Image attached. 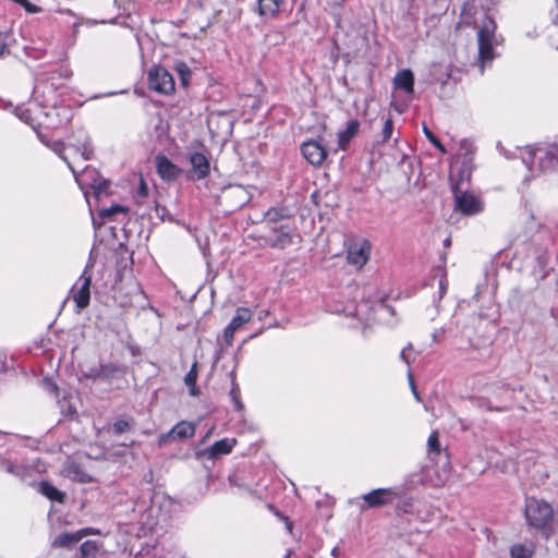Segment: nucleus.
Masks as SVG:
<instances>
[{
	"label": "nucleus",
	"mask_w": 558,
	"mask_h": 558,
	"mask_svg": "<svg viewBox=\"0 0 558 558\" xmlns=\"http://www.w3.org/2000/svg\"><path fill=\"white\" fill-rule=\"evenodd\" d=\"M524 514L530 526L544 530L553 522L554 509L548 502L531 497L526 499Z\"/></svg>",
	"instance_id": "nucleus-1"
},
{
	"label": "nucleus",
	"mask_w": 558,
	"mask_h": 558,
	"mask_svg": "<svg viewBox=\"0 0 558 558\" xmlns=\"http://www.w3.org/2000/svg\"><path fill=\"white\" fill-rule=\"evenodd\" d=\"M496 28L497 25L495 21L485 15L477 32L478 60L481 62L482 70L484 69V64L486 62H490L495 57L493 43Z\"/></svg>",
	"instance_id": "nucleus-2"
},
{
	"label": "nucleus",
	"mask_w": 558,
	"mask_h": 558,
	"mask_svg": "<svg viewBox=\"0 0 558 558\" xmlns=\"http://www.w3.org/2000/svg\"><path fill=\"white\" fill-rule=\"evenodd\" d=\"M399 498V493L395 488H376L362 495V502L359 504V508L361 511L381 508L391 505Z\"/></svg>",
	"instance_id": "nucleus-3"
},
{
	"label": "nucleus",
	"mask_w": 558,
	"mask_h": 558,
	"mask_svg": "<svg viewBox=\"0 0 558 558\" xmlns=\"http://www.w3.org/2000/svg\"><path fill=\"white\" fill-rule=\"evenodd\" d=\"M93 267L94 264L88 263L75 286L72 288L73 301L76 304L77 312H81L89 305Z\"/></svg>",
	"instance_id": "nucleus-4"
},
{
	"label": "nucleus",
	"mask_w": 558,
	"mask_h": 558,
	"mask_svg": "<svg viewBox=\"0 0 558 558\" xmlns=\"http://www.w3.org/2000/svg\"><path fill=\"white\" fill-rule=\"evenodd\" d=\"M147 82L149 89L159 94L168 95L175 88L173 76L162 66L151 68L148 71Z\"/></svg>",
	"instance_id": "nucleus-5"
},
{
	"label": "nucleus",
	"mask_w": 558,
	"mask_h": 558,
	"mask_svg": "<svg viewBox=\"0 0 558 558\" xmlns=\"http://www.w3.org/2000/svg\"><path fill=\"white\" fill-rule=\"evenodd\" d=\"M251 201L248 191L242 185H230L223 189L220 203L228 207L229 211L241 209Z\"/></svg>",
	"instance_id": "nucleus-6"
},
{
	"label": "nucleus",
	"mask_w": 558,
	"mask_h": 558,
	"mask_svg": "<svg viewBox=\"0 0 558 558\" xmlns=\"http://www.w3.org/2000/svg\"><path fill=\"white\" fill-rule=\"evenodd\" d=\"M288 11V0H256L253 12L262 20H276Z\"/></svg>",
	"instance_id": "nucleus-7"
},
{
	"label": "nucleus",
	"mask_w": 558,
	"mask_h": 558,
	"mask_svg": "<svg viewBox=\"0 0 558 558\" xmlns=\"http://www.w3.org/2000/svg\"><path fill=\"white\" fill-rule=\"evenodd\" d=\"M537 159L541 171L551 170L558 163V145H553L546 150L530 149L529 157L524 159L526 165L534 163Z\"/></svg>",
	"instance_id": "nucleus-8"
},
{
	"label": "nucleus",
	"mask_w": 558,
	"mask_h": 558,
	"mask_svg": "<svg viewBox=\"0 0 558 558\" xmlns=\"http://www.w3.org/2000/svg\"><path fill=\"white\" fill-rule=\"evenodd\" d=\"M452 191L454 194L456 208L463 215L471 216L482 211V204L474 195L461 192L458 184L452 186Z\"/></svg>",
	"instance_id": "nucleus-9"
},
{
	"label": "nucleus",
	"mask_w": 558,
	"mask_h": 558,
	"mask_svg": "<svg viewBox=\"0 0 558 558\" xmlns=\"http://www.w3.org/2000/svg\"><path fill=\"white\" fill-rule=\"evenodd\" d=\"M303 157L313 166H320L327 158V148L320 140H308L301 145Z\"/></svg>",
	"instance_id": "nucleus-10"
},
{
	"label": "nucleus",
	"mask_w": 558,
	"mask_h": 558,
	"mask_svg": "<svg viewBox=\"0 0 558 558\" xmlns=\"http://www.w3.org/2000/svg\"><path fill=\"white\" fill-rule=\"evenodd\" d=\"M371 244L367 240L352 243L348 248L347 259L350 265L362 268L368 260Z\"/></svg>",
	"instance_id": "nucleus-11"
},
{
	"label": "nucleus",
	"mask_w": 558,
	"mask_h": 558,
	"mask_svg": "<svg viewBox=\"0 0 558 558\" xmlns=\"http://www.w3.org/2000/svg\"><path fill=\"white\" fill-rule=\"evenodd\" d=\"M195 433V426L192 423L182 421L174 425L171 430L159 436L158 445L160 447L170 444L175 439H187L193 437Z\"/></svg>",
	"instance_id": "nucleus-12"
},
{
	"label": "nucleus",
	"mask_w": 558,
	"mask_h": 558,
	"mask_svg": "<svg viewBox=\"0 0 558 558\" xmlns=\"http://www.w3.org/2000/svg\"><path fill=\"white\" fill-rule=\"evenodd\" d=\"M252 317L251 311L245 307H239L235 315L223 329V340L228 347L232 345L234 332Z\"/></svg>",
	"instance_id": "nucleus-13"
},
{
	"label": "nucleus",
	"mask_w": 558,
	"mask_h": 558,
	"mask_svg": "<svg viewBox=\"0 0 558 558\" xmlns=\"http://www.w3.org/2000/svg\"><path fill=\"white\" fill-rule=\"evenodd\" d=\"M155 165L157 173L165 181H174L182 172L181 168L161 154L155 157Z\"/></svg>",
	"instance_id": "nucleus-14"
},
{
	"label": "nucleus",
	"mask_w": 558,
	"mask_h": 558,
	"mask_svg": "<svg viewBox=\"0 0 558 558\" xmlns=\"http://www.w3.org/2000/svg\"><path fill=\"white\" fill-rule=\"evenodd\" d=\"M294 236L296 235L290 228L280 226L272 229V236L268 239V242L271 247L283 250L293 244Z\"/></svg>",
	"instance_id": "nucleus-15"
},
{
	"label": "nucleus",
	"mask_w": 558,
	"mask_h": 558,
	"mask_svg": "<svg viewBox=\"0 0 558 558\" xmlns=\"http://www.w3.org/2000/svg\"><path fill=\"white\" fill-rule=\"evenodd\" d=\"M190 162L198 180L205 179L210 172L209 160L203 153L195 151L190 156Z\"/></svg>",
	"instance_id": "nucleus-16"
},
{
	"label": "nucleus",
	"mask_w": 558,
	"mask_h": 558,
	"mask_svg": "<svg viewBox=\"0 0 558 558\" xmlns=\"http://www.w3.org/2000/svg\"><path fill=\"white\" fill-rule=\"evenodd\" d=\"M236 440L234 438H223L214 442L208 449H206L205 454L208 459H216L222 454H228L232 451Z\"/></svg>",
	"instance_id": "nucleus-17"
},
{
	"label": "nucleus",
	"mask_w": 558,
	"mask_h": 558,
	"mask_svg": "<svg viewBox=\"0 0 558 558\" xmlns=\"http://www.w3.org/2000/svg\"><path fill=\"white\" fill-rule=\"evenodd\" d=\"M87 529H83L75 533H61L53 539L52 546L57 548H71L76 545L83 538V536L87 535Z\"/></svg>",
	"instance_id": "nucleus-18"
},
{
	"label": "nucleus",
	"mask_w": 558,
	"mask_h": 558,
	"mask_svg": "<svg viewBox=\"0 0 558 558\" xmlns=\"http://www.w3.org/2000/svg\"><path fill=\"white\" fill-rule=\"evenodd\" d=\"M360 122L357 120H350L347 123L345 130L338 133V147L345 150L351 140L359 133Z\"/></svg>",
	"instance_id": "nucleus-19"
},
{
	"label": "nucleus",
	"mask_w": 558,
	"mask_h": 558,
	"mask_svg": "<svg viewBox=\"0 0 558 558\" xmlns=\"http://www.w3.org/2000/svg\"><path fill=\"white\" fill-rule=\"evenodd\" d=\"M395 88L402 89L408 94L414 90V75L411 70L399 71L393 78Z\"/></svg>",
	"instance_id": "nucleus-20"
},
{
	"label": "nucleus",
	"mask_w": 558,
	"mask_h": 558,
	"mask_svg": "<svg viewBox=\"0 0 558 558\" xmlns=\"http://www.w3.org/2000/svg\"><path fill=\"white\" fill-rule=\"evenodd\" d=\"M38 490L48 499L57 501L59 504H63L66 499V494L64 492L59 490L57 487H54L51 483L47 481H41L38 484Z\"/></svg>",
	"instance_id": "nucleus-21"
},
{
	"label": "nucleus",
	"mask_w": 558,
	"mask_h": 558,
	"mask_svg": "<svg viewBox=\"0 0 558 558\" xmlns=\"http://www.w3.org/2000/svg\"><path fill=\"white\" fill-rule=\"evenodd\" d=\"M68 476L78 483H92L94 478L89 475L84 468L77 462H71L66 466Z\"/></svg>",
	"instance_id": "nucleus-22"
},
{
	"label": "nucleus",
	"mask_w": 558,
	"mask_h": 558,
	"mask_svg": "<svg viewBox=\"0 0 558 558\" xmlns=\"http://www.w3.org/2000/svg\"><path fill=\"white\" fill-rule=\"evenodd\" d=\"M98 366L100 373V380L110 381L124 373L123 367L117 363L100 364Z\"/></svg>",
	"instance_id": "nucleus-23"
},
{
	"label": "nucleus",
	"mask_w": 558,
	"mask_h": 558,
	"mask_svg": "<svg viewBox=\"0 0 558 558\" xmlns=\"http://www.w3.org/2000/svg\"><path fill=\"white\" fill-rule=\"evenodd\" d=\"M100 544L97 541L84 542L77 554V558H98Z\"/></svg>",
	"instance_id": "nucleus-24"
},
{
	"label": "nucleus",
	"mask_w": 558,
	"mask_h": 558,
	"mask_svg": "<svg viewBox=\"0 0 558 558\" xmlns=\"http://www.w3.org/2000/svg\"><path fill=\"white\" fill-rule=\"evenodd\" d=\"M229 375L231 378V390H230L229 396L233 402L234 409L236 411H242L244 409V404L241 400V391H240L239 384L236 383V379H235V374L232 371Z\"/></svg>",
	"instance_id": "nucleus-25"
},
{
	"label": "nucleus",
	"mask_w": 558,
	"mask_h": 558,
	"mask_svg": "<svg viewBox=\"0 0 558 558\" xmlns=\"http://www.w3.org/2000/svg\"><path fill=\"white\" fill-rule=\"evenodd\" d=\"M135 425L134 418L130 417L129 420H117L110 427L109 430L112 432L113 435H122L124 433L131 432Z\"/></svg>",
	"instance_id": "nucleus-26"
},
{
	"label": "nucleus",
	"mask_w": 558,
	"mask_h": 558,
	"mask_svg": "<svg viewBox=\"0 0 558 558\" xmlns=\"http://www.w3.org/2000/svg\"><path fill=\"white\" fill-rule=\"evenodd\" d=\"M196 380H197V363H193L191 369L187 372V374L184 377V383L187 387H190V395L191 396H198L199 391L196 388Z\"/></svg>",
	"instance_id": "nucleus-27"
},
{
	"label": "nucleus",
	"mask_w": 558,
	"mask_h": 558,
	"mask_svg": "<svg viewBox=\"0 0 558 558\" xmlns=\"http://www.w3.org/2000/svg\"><path fill=\"white\" fill-rule=\"evenodd\" d=\"M392 133H393V121L389 117L384 122V126H383V130L380 133V140H376L374 145L379 146V145L387 143L391 138Z\"/></svg>",
	"instance_id": "nucleus-28"
},
{
	"label": "nucleus",
	"mask_w": 558,
	"mask_h": 558,
	"mask_svg": "<svg viewBox=\"0 0 558 558\" xmlns=\"http://www.w3.org/2000/svg\"><path fill=\"white\" fill-rule=\"evenodd\" d=\"M427 451L429 456H439L441 453V446L437 430L432 432L427 439Z\"/></svg>",
	"instance_id": "nucleus-29"
},
{
	"label": "nucleus",
	"mask_w": 558,
	"mask_h": 558,
	"mask_svg": "<svg viewBox=\"0 0 558 558\" xmlns=\"http://www.w3.org/2000/svg\"><path fill=\"white\" fill-rule=\"evenodd\" d=\"M51 149L60 157L62 158L66 165L69 166V168L71 169L72 173L74 174L76 181H80L78 179V174L76 172V170L74 169V167L71 165V162L68 160V157L64 155V150H65V146L62 142L60 141H57V142H53L51 144Z\"/></svg>",
	"instance_id": "nucleus-30"
},
{
	"label": "nucleus",
	"mask_w": 558,
	"mask_h": 558,
	"mask_svg": "<svg viewBox=\"0 0 558 558\" xmlns=\"http://www.w3.org/2000/svg\"><path fill=\"white\" fill-rule=\"evenodd\" d=\"M288 217L284 209L271 207L265 213V220L275 223Z\"/></svg>",
	"instance_id": "nucleus-31"
},
{
	"label": "nucleus",
	"mask_w": 558,
	"mask_h": 558,
	"mask_svg": "<svg viewBox=\"0 0 558 558\" xmlns=\"http://www.w3.org/2000/svg\"><path fill=\"white\" fill-rule=\"evenodd\" d=\"M175 70L180 76L181 84L187 86L192 76V71L184 62H179L175 65Z\"/></svg>",
	"instance_id": "nucleus-32"
},
{
	"label": "nucleus",
	"mask_w": 558,
	"mask_h": 558,
	"mask_svg": "<svg viewBox=\"0 0 558 558\" xmlns=\"http://www.w3.org/2000/svg\"><path fill=\"white\" fill-rule=\"evenodd\" d=\"M512 558H531L533 550L522 544H515L510 548Z\"/></svg>",
	"instance_id": "nucleus-33"
},
{
	"label": "nucleus",
	"mask_w": 558,
	"mask_h": 558,
	"mask_svg": "<svg viewBox=\"0 0 558 558\" xmlns=\"http://www.w3.org/2000/svg\"><path fill=\"white\" fill-rule=\"evenodd\" d=\"M120 213L126 214L128 213V208H125V207H123L121 205H112V206H110L108 208L101 209L99 215H100L101 218L111 219L117 214H120Z\"/></svg>",
	"instance_id": "nucleus-34"
},
{
	"label": "nucleus",
	"mask_w": 558,
	"mask_h": 558,
	"mask_svg": "<svg viewBox=\"0 0 558 558\" xmlns=\"http://www.w3.org/2000/svg\"><path fill=\"white\" fill-rule=\"evenodd\" d=\"M423 132L428 141L442 154L446 153L445 146L440 143V141L434 135V133L424 124Z\"/></svg>",
	"instance_id": "nucleus-35"
},
{
	"label": "nucleus",
	"mask_w": 558,
	"mask_h": 558,
	"mask_svg": "<svg viewBox=\"0 0 558 558\" xmlns=\"http://www.w3.org/2000/svg\"><path fill=\"white\" fill-rule=\"evenodd\" d=\"M89 185L95 191V193L97 195H99L107 191V189L109 187V182L101 178H96V179H93V181L89 183Z\"/></svg>",
	"instance_id": "nucleus-36"
},
{
	"label": "nucleus",
	"mask_w": 558,
	"mask_h": 558,
	"mask_svg": "<svg viewBox=\"0 0 558 558\" xmlns=\"http://www.w3.org/2000/svg\"><path fill=\"white\" fill-rule=\"evenodd\" d=\"M3 466L8 473L22 477L25 474V469L22 465L15 464L11 461L3 462Z\"/></svg>",
	"instance_id": "nucleus-37"
},
{
	"label": "nucleus",
	"mask_w": 558,
	"mask_h": 558,
	"mask_svg": "<svg viewBox=\"0 0 558 558\" xmlns=\"http://www.w3.org/2000/svg\"><path fill=\"white\" fill-rule=\"evenodd\" d=\"M397 510L401 511V512H404V513L412 512V510H413V499L412 498H405V499L399 500V502L397 504Z\"/></svg>",
	"instance_id": "nucleus-38"
},
{
	"label": "nucleus",
	"mask_w": 558,
	"mask_h": 558,
	"mask_svg": "<svg viewBox=\"0 0 558 558\" xmlns=\"http://www.w3.org/2000/svg\"><path fill=\"white\" fill-rule=\"evenodd\" d=\"M9 37H10L9 33L0 32V58L4 57L5 54H8L10 52L9 44H8Z\"/></svg>",
	"instance_id": "nucleus-39"
},
{
	"label": "nucleus",
	"mask_w": 558,
	"mask_h": 558,
	"mask_svg": "<svg viewBox=\"0 0 558 558\" xmlns=\"http://www.w3.org/2000/svg\"><path fill=\"white\" fill-rule=\"evenodd\" d=\"M481 407L485 408L487 411H498V412H506L510 410V405L504 404V405H493L489 400H484L481 403Z\"/></svg>",
	"instance_id": "nucleus-40"
},
{
	"label": "nucleus",
	"mask_w": 558,
	"mask_h": 558,
	"mask_svg": "<svg viewBox=\"0 0 558 558\" xmlns=\"http://www.w3.org/2000/svg\"><path fill=\"white\" fill-rule=\"evenodd\" d=\"M15 3L23 7L28 13H37L40 12L41 9L37 7L36 4H33L28 0H13Z\"/></svg>",
	"instance_id": "nucleus-41"
},
{
	"label": "nucleus",
	"mask_w": 558,
	"mask_h": 558,
	"mask_svg": "<svg viewBox=\"0 0 558 558\" xmlns=\"http://www.w3.org/2000/svg\"><path fill=\"white\" fill-rule=\"evenodd\" d=\"M83 378L98 380L100 379L99 366L90 367L88 371L83 372Z\"/></svg>",
	"instance_id": "nucleus-42"
},
{
	"label": "nucleus",
	"mask_w": 558,
	"mask_h": 558,
	"mask_svg": "<svg viewBox=\"0 0 558 558\" xmlns=\"http://www.w3.org/2000/svg\"><path fill=\"white\" fill-rule=\"evenodd\" d=\"M413 349L412 343H408L405 348L400 353V359L407 364L410 365L414 357H411L410 351Z\"/></svg>",
	"instance_id": "nucleus-43"
},
{
	"label": "nucleus",
	"mask_w": 558,
	"mask_h": 558,
	"mask_svg": "<svg viewBox=\"0 0 558 558\" xmlns=\"http://www.w3.org/2000/svg\"><path fill=\"white\" fill-rule=\"evenodd\" d=\"M148 192H149V190H148L147 184L145 183L144 179L141 178L140 185H138L137 192H136L137 197L145 198L148 196Z\"/></svg>",
	"instance_id": "nucleus-44"
},
{
	"label": "nucleus",
	"mask_w": 558,
	"mask_h": 558,
	"mask_svg": "<svg viewBox=\"0 0 558 558\" xmlns=\"http://www.w3.org/2000/svg\"><path fill=\"white\" fill-rule=\"evenodd\" d=\"M93 153H94V150H93L92 145H90L89 143H85V144L83 145V150H82V157H83V159H85V160L90 159V158H92V156H93Z\"/></svg>",
	"instance_id": "nucleus-45"
},
{
	"label": "nucleus",
	"mask_w": 558,
	"mask_h": 558,
	"mask_svg": "<svg viewBox=\"0 0 558 558\" xmlns=\"http://www.w3.org/2000/svg\"><path fill=\"white\" fill-rule=\"evenodd\" d=\"M408 377H409V383H410V386H411V390L415 397L416 400H421L420 399V395H418V391L416 389V386H415V383H414V379H413V376L411 374V372L409 371L408 372Z\"/></svg>",
	"instance_id": "nucleus-46"
},
{
	"label": "nucleus",
	"mask_w": 558,
	"mask_h": 558,
	"mask_svg": "<svg viewBox=\"0 0 558 558\" xmlns=\"http://www.w3.org/2000/svg\"><path fill=\"white\" fill-rule=\"evenodd\" d=\"M155 211H156V215H157L158 217H160L162 220H165V219H166V213H167L166 207H162V206H160V205H156V207H155Z\"/></svg>",
	"instance_id": "nucleus-47"
},
{
	"label": "nucleus",
	"mask_w": 558,
	"mask_h": 558,
	"mask_svg": "<svg viewBox=\"0 0 558 558\" xmlns=\"http://www.w3.org/2000/svg\"><path fill=\"white\" fill-rule=\"evenodd\" d=\"M553 22L558 25V5L555 7V9L550 12Z\"/></svg>",
	"instance_id": "nucleus-48"
},
{
	"label": "nucleus",
	"mask_w": 558,
	"mask_h": 558,
	"mask_svg": "<svg viewBox=\"0 0 558 558\" xmlns=\"http://www.w3.org/2000/svg\"><path fill=\"white\" fill-rule=\"evenodd\" d=\"M92 173L97 174V173H96V171H95L94 169H89L88 167H86V168L83 170V172H82V174H81V175H82V177H83V179H84L85 177H87V175H89V174H92Z\"/></svg>",
	"instance_id": "nucleus-49"
},
{
	"label": "nucleus",
	"mask_w": 558,
	"mask_h": 558,
	"mask_svg": "<svg viewBox=\"0 0 558 558\" xmlns=\"http://www.w3.org/2000/svg\"><path fill=\"white\" fill-rule=\"evenodd\" d=\"M446 290H447V286L445 283L444 280H440L439 281V291H440V296H442L445 293H446Z\"/></svg>",
	"instance_id": "nucleus-50"
},
{
	"label": "nucleus",
	"mask_w": 558,
	"mask_h": 558,
	"mask_svg": "<svg viewBox=\"0 0 558 558\" xmlns=\"http://www.w3.org/2000/svg\"><path fill=\"white\" fill-rule=\"evenodd\" d=\"M548 257L544 254L537 257L539 265L544 266L547 263Z\"/></svg>",
	"instance_id": "nucleus-51"
},
{
	"label": "nucleus",
	"mask_w": 558,
	"mask_h": 558,
	"mask_svg": "<svg viewBox=\"0 0 558 558\" xmlns=\"http://www.w3.org/2000/svg\"><path fill=\"white\" fill-rule=\"evenodd\" d=\"M280 518L283 519L287 522L288 529L291 530V523L289 522L288 517L280 515Z\"/></svg>",
	"instance_id": "nucleus-52"
},
{
	"label": "nucleus",
	"mask_w": 558,
	"mask_h": 558,
	"mask_svg": "<svg viewBox=\"0 0 558 558\" xmlns=\"http://www.w3.org/2000/svg\"><path fill=\"white\" fill-rule=\"evenodd\" d=\"M556 1V5H558V0H555Z\"/></svg>",
	"instance_id": "nucleus-53"
}]
</instances>
